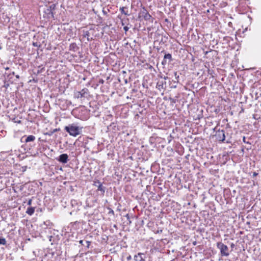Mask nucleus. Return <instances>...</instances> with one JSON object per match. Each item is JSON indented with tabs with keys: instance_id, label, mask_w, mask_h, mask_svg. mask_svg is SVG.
Here are the masks:
<instances>
[{
	"instance_id": "1",
	"label": "nucleus",
	"mask_w": 261,
	"mask_h": 261,
	"mask_svg": "<svg viewBox=\"0 0 261 261\" xmlns=\"http://www.w3.org/2000/svg\"><path fill=\"white\" fill-rule=\"evenodd\" d=\"M83 127L77 126L75 124H69L68 126H66L65 130L68 132L70 136L76 137L77 135L81 134Z\"/></svg>"
},
{
	"instance_id": "2",
	"label": "nucleus",
	"mask_w": 261,
	"mask_h": 261,
	"mask_svg": "<svg viewBox=\"0 0 261 261\" xmlns=\"http://www.w3.org/2000/svg\"><path fill=\"white\" fill-rule=\"evenodd\" d=\"M217 247L220 250L221 255L222 256H228L229 255V251L228 247L222 242H218Z\"/></svg>"
},
{
	"instance_id": "3",
	"label": "nucleus",
	"mask_w": 261,
	"mask_h": 261,
	"mask_svg": "<svg viewBox=\"0 0 261 261\" xmlns=\"http://www.w3.org/2000/svg\"><path fill=\"white\" fill-rule=\"evenodd\" d=\"M88 94V90L87 88H84L80 91L75 92L74 93V97L76 98H80L82 97H87Z\"/></svg>"
},
{
	"instance_id": "4",
	"label": "nucleus",
	"mask_w": 261,
	"mask_h": 261,
	"mask_svg": "<svg viewBox=\"0 0 261 261\" xmlns=\"http://www.w3.org/2000/svg\"><path fill=\"white\" fill-rule=\"evenodd\" d=\"M215 137L216 139L220 142H222L225 140V132L224 130H218L215 134Z\"/></svg>"
},
{
	"instance_id": "5",
	"label": "nucleus",
	"mask_w": 261,
	"mask_h": 261,
	"mask_svg": "<svg viewBox=\"0 0 261 261\" xmlns=\"http://www.w3.org/2000/svg\"><path fill=\"white\" fill-rule=\"evenodd\" d=\"M141 14L142 15V16L144 18V19L145 20H151V21H153L151 16L149 14V13L145 8H143V10L141 12Z\"/></svg>"
},
{
	"instance_id": "6",
	"label": "nucleus",
	"mask_w": 261,
	"mask_h": 261,
	"mask_svg": "<svg viewBox=\"0 0 261 261\" xmlns=\"http://www.w3.org/2000/svg\"><path fill=\"white\" fill-rule=\"evenodd\" d=\"M58 161L63 164H66L68 161V155L66 153L62 154L59 156Z\"/></svg>"
},
{
	"instance_id": "7",
	"label": "nucleus",
	"mask_w": 261,
	"mask_h": 261,
	"mask_svg": "<svg viewBox=\"0 0 261 261\" xmlns=\"http://www.w3.org/2000/svg\"><path fill=\"white\" fill-rule=\"evenodd\" d=\"M94 185L97 187V190L101 191L102 194L103 195L105 192V188L102 186V184L99 181L97 180L95 182Z\"/></svg>"
},
{
	"instance_id": "8",
	"label": "nucleus",
	"mask_w": 261,
	"mask_h": 261,
	"mask_svg": "<svg viewBox=\"0 0 261 261\" xmlns=\"http://www.w3.org/2000/svg\"><path fill=\"white\" fill-rule=\"evenodd\" d=\"M144 255L143 253H138L134 256V259L136 261H145V257L143 256Z\"/></svg>"
},
{
	"instance_id": "9",
	"label": "nucleus",
	"mask_w": 261,
	"mask_h": 261,
	"mask_svg": "<svg viewBox=\"0 0 261 261\" xmlns=\"http://www.w3.org/2000/svg\"><path fill=\"white\" fill-rule=\"evenodd\" d=\"M167 59H168L169 61L172 60V55L170 54H165L164 59L162 62L163 65H166L167 64Z\"/></svg>"
},
{
	"instance_id": "10",
	"label": "nucleus",
	"mask_w": 261,
	"mask_h": 261,
	"mask_svg": "<svg viewBox=\"0 0 261 261\" xmlns=\"http://www.w3.org/2000/svg\"><path fill=\"white\" fill-rule=\"evenodd\" d=\"M36 137L33 135H29L26 137L24 142L25 143H28L30 142H34L35 140Z\"/></svg>"
},
{
	"instance_id": "11",
	"label": "nucleus",
	"mask_w": 261,
	"mask_h": 261,
	"mask_svg": "<svg viewBox=\"0 0 261 261\" xmlns=\"http://www.w3.org/2000/svg\"><path fill=\"white\" fill-rule=\"evenodd\" d=\"M34 212H35V207H29L27 208L26 213L28 215L31 216V215H32L34 213Z\"/></svg>"
},
{
	"instance_id": "12",
	"label": "nucleus",
	"mask_w": 261,
	"mask_h": 261,
	"mask_svg": "<svg viewBox=\"0 0 261 261\" xmlns=\"http://www.w3.org/2000/svg\"><path fill=\"white\" fill-rule=\"evenodd\" d=\"M83 36L84 37L87 38V39L88 41L90 40L89 38L90 33L88 31H83Z\"/></svg>"
},
{
	"instance_id": "13",
	"label": "nucleus",
	"mask_w": 261,
	"mask_h": 261,
	"mask_svg": "<svg viewBox=\"0 0 261 261\" xmlns=\"http://www.w3.org/2000/svg\"><path fill=\"white\" fill-rule=\"evenodd\" d=\"M126 7H121L120 8V11L121 13L124 14L125 15L129 16L130 14L128 13V11H125L124 9H126Z\"/></svg>"
},
{
	"instance_id": "14",
	"label": "nucleus",
	"mask_w": 261,
	"mask_h": 261,
	"mask_svg": "<svg viewBox=\"0 0 261 261\" xmlns=\"http://www.w3.org/2000/svg\"><path fill=\"white\" fill-rule=\"evenodd\" d=\"M156 88L160 90L161 89H164L163 83V82H158L156 84Z\"/></svg>"
},
{
	"instance_id": "15",
	"label": "nucleus",
	"mask_w": 261,
	"mask_h": 261,
	"mask_svg": "<svg viewBox=\"0 0 261 261\" xmlns=\"http://www.w3.org/2000/svg\"><path fill=\"white\" fill-rule=\"evenodd\" d=\"M6 240L4 238H0V245H5L6 244Z\"/></svg>"
},
{
	"instance_id": "16",
	"label": "nucleus",
	"mask_w": 261,
	"mask_h": 261,
	"mask_svg": "<svg viewBox=\"0 0 261 261\" xmlns=\"http://www.w3.org/2000/svg\"><path fill=\"white\" fill-rule=\"evenodd\" d=\"M174 75L175 76V80H176V81H175L174 82L175 83H178L179 82V76L178 75H177V72H174Z\"/></svg>"
},
{
	"instance_id": "17",
	"label": "nucleus",
	"mask_w": 261,
	"mask_h": 261,
	"mask_svg": "<svg viewBox=\"0 0 261 261\" xmlns=\"http://www.w3.org/2000/svg\"><path fill=\"white\" fill-rule=\"evenodd\" d=\"M76 48V45L75 43H72L70 45V49H73L75 50V48Z\"/></svg>"
},
{
	"instance_id": "18",
	"label": "nucleus",
	"mask_w": 261,
	"mask_h": 261,
	"mask_svg": "<svg viewBox=\"0 0 261 261\" xmlns=\"http://www.w3.org/2000/svg\"><path fill=\"white\" fill-rule=\"evenodd\" d=\"M65 103L66 104V105L67 106L71 105V102L70 101H69V100H65Z\"/></svg>"
},
{
	"instance_id": "19",
	"label": "nucleus",
	"mask_w": 261,
	"mask_h": 261,
	"mask_svg": "<svg viewBox=\"0 0 261 261\" xmlns=\"http://www.w3.org/2000/svg\"><path fill=\"white\" fill-rule=\"evenodd\" d=\"M243 142H244V143H245L250 144L248 142L246 141V138H245V136H244V137H243Z\"/></svg>"
},
{
	"instance_id": "20",
	"label": "nucleus",
	"mask_w": 261,
	"mask_h": 261,
	"mask_svg": "<svg viewBox=\"0 0 261 261\" xmlns=\"http://www.w3.org/2000/svg\"><path fill=\"white\" fill-rule=\"evenodd\" d=\"M109 214H112L113 215H114V211L112 210V209H110L109 212Z\"/></svg>"
},
{
	"instance_id": "21",
	"label": "nucleus",
	"mask_w": 261,
	"mask_h": 261,
	"mask_svg": "<svg viewBox=\"0 0 261 261\" xmlns=\"http://www.w3.org/2000/svg\"><path fill=\"white\" fill-rule=\"evenodd\" d=\"M123 29H124V30L125 31V32H127V31L128 30L129 28H128V27H127V26H125V27H124L123 28Z\"/></svg>"
},
{
	"instance_id": "22",
	"label": "nucleus",
	"mask_w": 261,
	"mask_h": 261,
	"mask_svg": "<svg viewBox=\"0 0 261 261\" xmlns=\"http://www.w3.org/2000/svg\"><path fill=\"white\" fill-rule=\"evenodd\" d=\"M103 83H104V81H103V80H102V79H100V80H99V84H103Z\"/></svg>"
},
{
	"instance_id": "23",
	"label": "nucleus",
	"mask_w": 261,
	"mask_h": 261,
	"mask_svg": "<svg viewBox=\"0 0 261 261\" xmlns=\"http://www.w3.org/2000/svg\"><path fill=\"white\" fill-rule=\"evenodd\" d=\"M126 259H127V260L128 261L132 259V256H131V255H129L127 257Z\"/></svg>"
},
{
	"instance_id": "24",
	"label": "nucleus",
	"mask_w": 261,
	"mask_h": 261,
	"mask_svg": "<svg viewBox=\"0 0 261 261\" xmlns=\"http://www.w3.org/2000/svg\"><path fill=\"white\" fill-rule=\"evenodd\" d=\"M31 204H32V200H31V199H30V200L28 201V205H31Z\"/></svg>"
},
{
	"instance_id": "25",
	"label": "nucleus",
	"mask_w": 261,
	"mask_h": 261,
	"mask_svg": "<svg viewBox=\"0 0 261 261\" xmlns=\"http://www.w3.org/2000/svg\"><path fill=\"white\" fill-rule=\"evenodd\" d=\"M86 243L87 245V246H89V245H90V242L89 241H86Z\"/></svg>"
},
{
	"instance_id": "26",
	"label": "nucleus",
	"mask_w": 261,
	"mask_h": 261,
	"mask_svg": "<svg viewBox=\"0 0 261 261\" xmlns=\"http://www.w3.org/2000/svg\"><path fill=\"white\" fill-rule=\"evenodd\" d=\"M83 242H84L83 240H81V241H80V243L82 245H84Z\"/></svg>"
},
{
	"instance_id": "27",
	"label": "nucleus",
	"mask_w": 261,
	"mask_h": 261,
	"mask_svg": "<svg viewBox=\"0 0 261 261\" xmlns=\"http://www.w3.org/2000/svg\"><path fill=\"white\" fill-rule=\"evenodd\" d=\"M52 134H53V133H47L46 134V135H49V136H51Z\"/></svg>"
},
{
	"instance_id": "28",
	"label": "nucleus",
	"mask_w": 261,
	"mask_h": 261,
	"mask_svg": "<svg viewBox=\"0 0 261 261\" xmlns=\"http://www.w3.org/2000/svg\"><path fill=\"white\" fill-rule=\"evenodd\" d=\"M164 79L165 80H167V79H168V77H167V76H165V77H164Z\"/></svg>"
},
{
	"instance_id": "29",
	"label": "nucleus",
	"mask_w": 261,
	"mask_h": 261,
	"mask_svg": "<svg viewBox=\"0 0 261 261\" xmlns=\"http://www.w3.org/2000/svg\"><path fill=\"white\" fill-rule=\"evenodd\" d=\"M5 69H6V70H9V67H6V68H5Z\"/></svg>"
},
{
	"instance_id": "30",
	"label": "nucleus",
	"mask_w": 261,
	"mask_h": 261,
	"mask_svg": "<svg viewBox=\"0 0 261 261\" xmlns=\"http://www.w3.org/2000/svg\"><path fill=\"white\" fill-rule=\"evenodd\" d=\"M256 175H257V173H256L255 172H254V173H253V175H254V176H256Z\"/></svg>"
},
{
	"instance_id": "31",
	"label": "nucleus",
	"mask_w": 261,
	"mask_h": 261,
	"mask_svg": "<svg viewBox=\"0 0 261 261\" xmlns=\"http://www.w3.org/2000/svg\"><path fill=\"white\" fill-rule=\"evenodd\" d=\"M33 45L35 46H37V45L35 43H33Z\"/></svg>"
},
{
	"instance_id": "32",
	"label": "nucleus",
	"mask_w": 261,
	"mask_h": 261,
	"mask_svg": "<svg viewBox=\"0 0 261 261\" xmlns=\"http://www.w3.org/2000/svg\"><path fill=\"white\" fill-rule=\"evenodd\" d=\"M16 77L17 78H18V79L19 77V75H16Z\"/></svg>"
},
{
	"instance_id": "33",
	"label": "nucleus",
	"mask_w": 261,
	"mask_h": 261,
	"mask_svg": "<svg viewBox=\"0 0 261 261\" xmlns=\"http://www.w3.org/2000/svg\"><path fill=\"white\" fill-rule=\"evenodd\" d=\"M231 246L232 247L234 246V245L233 244H232Z\"/></svg>"
},
{
	"instance_id": "34",
	"label": "nucleus",
	"mask_w": 261,
	"mask_h": 261,
	"mask_svg": "<svg viewBox=\"0 0 261 261\" xmlns=\"http://www.w3.org/2000/svg\"><path fill=\"white\" fill-rule=\"evenodd\" d=\"M2 49V47L0 46V49Z\"/></svg>"
}]
</instances>
